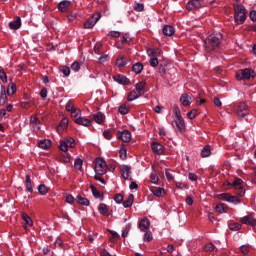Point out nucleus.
<instances>
[{
  "label": "nucleus",
  "mask_w": 256,
  "mask_h": 256,
  "mask_svg": "<svg viewBox=\"0 0 256 256\" xmlns=\"http://www.w3.org/2000/svg\"><path fill=\"white\" fill-rule=\"evenodd\" d=\"M223 35L220 32L210 34L204 41V48L207 53L215 51L221 45Z\"/></svg>",
  "instance_id": "obj_1"
},
{
  "label": "nucleus",
  "mask_w": 256,
  "mask_h": 256,
  "mask_svg": "<svg viewBox=\"0 0 256 256\" xmlns=\"http://www.w3.org/2000/svg\"><path fill=\"white\" fill-rule=\"evenodd\" d=\"M233 7L236 25H243L247 19V9H245V6L241 3H234Z\"/></svg>",
  "instance_id": "obj_2"
},
{
  "label": "nucleus",
  "mask_w": 256,
  "mask_h": 256,
  "mask_svg": "<svg viewBox=\"0 0 256 256\" xmlns=\"http://www.w3.org/2000/svg\"><path fill=\"white\" fill-rule=\"evenodd\" d=\"M69 147L70 149H75L77 147V142L75 141V138L68 136L60 140V144H59L60 151L67 153L69 151Z\"/></svg>",
  "instance_id": "obj_3"
},
{
  "label": "nucleus",
  "mask_w": 256,
  "mask_h": 256,
  "mask_svg": "<svg viewBox=\"0 0 256 256\" xmlns=\"http://www.w3.org/2000/svg\"><path fill=\"white\" fill-rule=\"evenodd\" d=\"M94 163V171L96 175H105V173H107V163L103 158H96Z\"/></svg>",
  "instance_id": "obj_4"
},
{
  "label": "nucleus",
  "mask_w": 256,
  "mask_h": 256,
  "mask_svg": "<svg viewBox=\"0 0 256 256\" xmlns=\"http://www.w3.org/2000/svg\"><path fill=\"white\" fill-rule=\"evenodd\" d=\"M229 185L235 188L236 196L243 197L245 195V188L243 187V180L241 178H236Z\"/></svg>",
  "instance_id": "obj_5"
},
{
  "label": "nucleus",
  "mask_w": 256,
  "mask_h": 256,
  "mask_svg": "<svg viewBox=\"0 0 256 256\" xmlns=\"http://www.w3.org/2000/svg\"><path fill=\"white\" fill-rule=\"evenodd\" d=\"M216 199H220L221 201H227V203H234L237 205V203H241V199L239 197L233 196L230 193H221L216 195Z\"/></svg>",
  "instance_id": "obj_6"
},
{
  "label": "nucleus",
  "mask_w": 256,
  "mask_h": 256,
  "mask_svg": "<svg viewBox=\"0 0 256 256\" xmlns=\"http://www.w3.org/2000/svg\"><path fill=\"white\" fill-rule=\"evenodd\" d=\"M255 71L251 68H245L244 70L241 71V73L236 74V79L238 81H243L245 79H251V77H255Z\"/></svg>",
  "instance_id": "obj_7"
},
{
  "label": "nucleus",
  "mask_w": 256,
  "mask_h": 256,
  "mask_svg": "<svg viewBox=\"0 0 256 256\" xmlns=\"http://www.w3.org/2000/svg\"><path fill=\"white\" fill-rule=\"evenodd\" d=\"M236 113L239 119L247 117V114L249 113V106H247L245 102H240L237 106Z\"/></svg>",
  "instance_id": "obj_8"
},
{
  "label": "nucleus",
  "mask_w": 256,
  "mask_h": 256,
  "mask_svg": "<svg viewBox=\"0 0 256 256\" xmlns=\"http://www.w3.org/2000/svg\"><path fill=\"white\" fill-rule=\"evenodd\" d=\"M99 19H101V12H98L94 14L91 18L87 19L84 23V29H93Z\"/></svg>",
  "instance_id": "obj_9"
},
{
  "label": "nucleus",
  "mask_w": 256,
  "mask_h": 256,
  "mask_svg": "<svg viewBox=\"0 0 256 256\" xmlns=\"http://www.w3.org/2000/svg\"><path fill=\"white\" fill-rule=\"evenodd\" d=\"M172 126L175 129V131H178L179 133H183L185 131V120L183 117L176 118L172 122Z\"/></svg>",
  "instance_id": "obj_10"
},
{
  "label": "nucleus",
  "mask_w": 256,
  "mask_h": 256,
  "mask_svg": "<svg viewBox=\"0 0 256 256\" xmlns=\"http://www.w3.org/2000/svg\"><path fill=\"white\" fill-rule=\"evenodd\" d=\"M240 223H242V225H250L251 227H256L255 216L253 214H248L240 218Z\"/></svg>",
  "instance_id": "obj_11"
},
{
  "label": "nucleus",
  "mask_w": 256,
  "mask_h": 256,
  "mask_svg": "<svg viewBox=\"0 0 256 256\" xmlns=\"http://www.w3.org/2000/svg\"><path fill=\"white\" fill-rule=\"evenodd\" d=\"M201 7H203V4L199 0H190L186 4V9L188 11H197V10L201 9Z\"/></svg>",
  "instance_id": "obj_12"
},
{
  "label": "nucleus",
  "mask_w": 256,
  "mask_h": 256,
  "mask_svg": "<svg viewBox=\"0 0 256 256\" xmlns=\"http://www.w3.org/2000/svg\"><path fill=\"white\" fill-rule=\"evenodd\" d=\"M118 139H121L124 143H129L132 139L131 131L123 130L122 132L118 133Z\"/></svg>",
  "instance_id": "obj_13"
},
{
  "label": "nucleus",
  "mask_w": 256,
  "mask_h": 256,
  "mask_svg": "<svg viewBox=\"0 0 256 256\" xmlns=\"http://www.w3.org/2000/svg\"><path fill=\"white\" fill-rule=\"evenodd\" d=\"M151 147L153 153H155L156 155H163V153H165V146H163L162 144L154 142L151 144Z\"/></svg>",
  "instance_id": "obj_14"
},
{
  "label": "nucleus",
  "mask_w": 256,
  "mask_h": 256,
  "mask_svg": "<svg viewBox=\"0 0 256 256\" xmlns=\"http://www.w3.org/2000/svg\"><path fill=\"white\" fill-rule=\"evenodd\" d=\"M70 7L71 1L69 0H63L60 3H58V11H60L61 13H67Z\"/></svg>",
  "instance_id": "obj_15"
},
{
  "label": "nucleus",
  "mask_w": 256,
  "mask_h": 256,
  "mask_svg": "<svg viewBox=\"0 0 256 256\" xmlns=\"http://www.w3.org/2000/svg\"><path fill=\"white\" fill-rule=\"evenodd\" d=\"M149 227H151V221L148 220V218H143V219L139 222V229H140V231H142L143 233H145V231H149Z\"/></svg>",
  "instance_id": "obj_16"
},
{
  "label": "nucleus",
  "mask_w": 256,
  "mask_h": 256,
  "mask_svg": "<svg viewBox=\"0 0 256 256\" xmlns=\"http://www.w3.org/2000/svg\"><path fill=\"white\" fill-rule=\"evenodd\" d=\"M113 79L120 85H129L131 83V80H129V78L121 74L114 76Z\"/></svg>",
  "instance_id": "obj_17"
},
{
  "label": "nucleus",
  "mask_w": 256,
  "mask_h": 256,
  "mask_svg": "<svg viewBox=\"0 0 256 256\" xmlns=\"http://www.w3.org/2000/svg\"><path fill=\"white\" fill-rule=\"evenodd\" d=\"M9 27L12 31H17V29H21V17H16L15 20L9 22Z\"/></svg>",
  "instance_id": "obj_18"
},
{
  "label": "nucleus",
  "mask_w": 256,
  "mask_h": 256,
  "mask_svg": "<svg viewBox=\"0 0 256 256\" xmlns=\"http://www.w3.org/2000/svg\"><path fill=\"white\" fill-rule=\"evenodd\" d=\"M74 123L77 125H82L83 127H91V120L83 118L80 116V118L74 119Z\"/></svg>",
  "instance_id": "obj_19"
},
{
  "label": "nucleus",
  "mask_w": 256,
  "mask_h": 256,
  "mask_svg": "<svg viewBox=\"0 0 256 256\" xmlns=\"http://www.w3.org/2000/svg\"><path fill=\"white\" fill-rule=\"evenodd\" d=\"M92 119L98 125H103V123L105 121V115L101 112H98V113L92 115Z\"/></svg>",
  "instance_id": "obj_20"
},
{
  "label": "nucleus",
  "mask_w": 256,
  "mask_h": 256,
  "mask_svg": "<svg viewBox=\"0 0 256 256\" xmlns=\"http://www.w3.org/2000/svg\"><path fill=\"white\" fill-rule=\"evenodd\" d=\"M7 103V90L5 86H1L0 90V106L3 107Z\"/></svg>",
  "instance_id": "obj_21"
},
{
  "label": "nucleus",
  "mask_w": 256,
  "mask_h": 256,
  "mask_svg": "<svg viewBox=\"0 0 256 256\" xmlns=\"http://www.w3.org/2000/svg\"><path fill=\"white\" fill-rule=\"evenodd\" d=\"M145 87H147V82L143 80L136 84L135 91L139 93V95H143L145 93Z\"/></svg>",
  "instance_id": "obj_22"
},
{
  "label": "nucleus",
  "mask_w": 256,
  "mask_h": 256,
  "mask_svg": "<svg viewBox=\"0 0 256 256\" xmlns=\"http://www.w3.org/2000/svg\"><path fill=\"white\" fill-rule=\"evenodd\" d=\"M163 35L172 37V35H175V28L171 25H165L163 28Z\"/></svg>",
  "instance_id": "obj_23"
},
{
  "label": "nucleus",
  "mask_w": 256,
  "mask_h": 256,
  "mask_svg": "<svg viewBox=\"0 0 256 256\" xmlns=\"http://www.w3.org/2000/svg\"><path fill=\"white\" fill-rule=\"evenodd\" d=\"M148 57H161V49L159 48H149L147 50Z\"/></svg>",
  "instance_id": "obj_24"
},
{
  "label": "nucleus",
  "mask_w": 256,
  "mask_h": 256,
  "mask_svg": "<svg viewBox=\"0 0 256 256\" xmlns=\"http://www.w3.org/2000/svg\"><path fill=\"white\" fill-rule=\"evenodd\" d=\"M22 219L25 222V225L23 226L24 229H27V227H33V220L29 215L22 213Z\"/></svg>",
  "instance_id": "obj_25"
},
{
  "label": "nucleus",
  "mask_w": 256,
  "mask_h": 256,
  "mask_svg": "<svg viewBox=\"0 0 256 256\" xmlns=\"http://www.w3.org/2000/svg\"><path fill=\"white\" fill-rule=\"evenodd\" d=\"M76 202L79 205H83L84 207H89V205H90L89 199L83 197L80 194L76 196Z\"/></svg>",
  "instance_id": "obj_26"
},
{
  "label": "nucleus",
  "mask_w": 256,
  "mask_h": 256,
  "mask_svg": "<svg viewBox=\"0 0 256 256\" xmlns=\"http://www.w3.org/2000/svg\"><path fill=\"white\" fill-rule=\"evenodd\" d=\"M98 211H99L100 215L109 217V208L107 207V204L100 203L98 206Z\"/></svg>",
  "instance_id": "obj_27"
},
{
  "label": "nucleus",
  "mask_w": 256,
  "mask_h": 256,
  "mask_svg": "<svg viewBox=\"0 0 256 256\" xmlns=\"http://www.w3.org/2000/svg\"><path fill=\"white\" fill-rule=\"evenodd\" d=\"M51 145L52 143L49 139L40 140L38 143V147L44 150L50 149Z\"/></svg>",
  "instance_id": "obj_28"
},
{
  "label": "nucleus",
  "mask_w": 256,
  "mask_h": 256,
  "mask_svg": "<svg viewBox=\"0 0 256 256\" xmlns=\"http://www.w3.org/2000/svg\"><path fill=\"white\" fill-rule=\"evenodd\" d=\"M25 187L28 193H33V184L31 183V175H26Z\"/></svg>",
  "instance_id": "obj_29"
},
{
  "label": "nucleus",
  "mask_w": 256,
  "mask_h": 256,
  "mask_svg": "<svg viewBox=\"0 0 256 256\" xmlns=\"http://www.w3.org/2000/svg\"><path fill=\"white\" fill-rule=\"evenodd\" d=\"M123 179H129L131 176V168L127 165H123L121 168Z\"/></svg>",
  "instance_id": "obj_30"
},
{
  "label": "nucleus",
  "mask_w": 256,
  "mask_h": 256,
  "mask_svg": "<svg viewBox=\"0 0 256 256\" xmlns=\"http://www.w3.org/2000/svg\"><path fill=\"white\" fill-rule=\"evenodd\" d=\"M134 201H135V196L133 194H129L127 200L123 202V207H125V209L132 207Z\"/></svg>",
  "instance_id": "obj_31"
},
{
  "label": "nucleus",
  "mask_w": 256,
  "mask_h": 256,
  "mask_svg": "<svg viewBox=\"0 0 256 256\" xmlns=\"http://www.w3.org/2000/svg\"><path fill=\"white\" fill-rule=\"evenodd\" d=\"M180 102L182 103V105L184 107H187V106L191 105V97L188 96L187 94H182L180 97Z\"/></svg>",
  "instance_id": "obj_32"
},
{
  "label": "nucleus",
  "mask_w": 256,
  "mask_h": 256,
  "mask_svg": "<svg viewBox=\"0 0 256 256\" xmlns=\"http://www.w3.org/2000/svg\"><path fill=\"white\" fill-rule=\"evenodd\" d=\"M30 124L33 125V127H36V129H41V121L39 120V118H37V115H32L31 119H30Z\"/></svg>",
  "instance_id": "obj_33"
},
{
  "label": "nucleus",
  "mask_w": 256,
  "mask_h": 256,
  "mask_svg": "<svg viewBox=\"0 0 256 256\" xmlns=\"http://www.w3.org/2000/svg\"><path fill=\"white\" fill-rule=\"evenodd\" d=\"M90 189H91L92 195H93V197H95V199H101V201H103V194H101V192L99 190H97V188L94 185H91Z\"/></svg>",
  "instance_id": "obj_34"
},
{
  "label": "nucleus",
  "mask_w": 256,
  "mask_h": 256,
  "mask_svg": "<svg viewBox=\"0 0 256 256\" xmlns=\"http://www.w3.org/2000/svg\"><path fill=\"white\" fill-rule=\"evenodd\" d=\"M227 209H229V208L227 207V204H225V203L217 204L215 207V211L220 214L227 213Z\"/></svg>",
  "instance_id": "obj_35"
},
{
  "label": "nucleus",
  "mask_w": 256,
  "mask_h": 256,
  "mask_svg": "<svg viewBox=\"0 0 256 256\" xmlns=\"http://www.w3.org/2000/svg\"><path fill=\"white\" fill-rule=\"evenodd\" d=\"M16 92H17V85H15V83L13 82H10L7 88V95L9 96L15 95Z\"/></svg>",
  "instance_id": "obj_36"
},
{
  "label": "nucleus",
  "mask_w": 256,
  "mask_h": 256,
  "mask_svg": "<svg viewBox=\"0 0 256 256\" xmlns=\"http://www.w3.org/2000/svg\"><path fill=\"white\" fill-rule=\"evenodd\" d=\"M151 191L155 195V197H163V193H165V189L161 187L152 188Z\"/></svg>",
  "instance_id": "obj_37"
},
{
  "label": "nucleus",
  "mask_w": 256,
  "mask_h": 256,
  "mask_svg": "<svg viewBox=\"0 0 256 256\" xmlns=\"http://www.w3.org/2000/svg\"><path fill=\"white\" fill-rule=\"evenodd\" d=\"M132 71H134V73H136V75H140V73H142V71H143V64H141V62L134 64L132 66Z\"/></svg>",
  "instance_id": "obj_38"
},
{
  "label": "nucleus",
  "mask_w": 256,
  "mask_h": 256,
  "mask_svg": "<svg viewBox=\"0 0 256 256\" xmlns=\"http://www.w3.org/2000/svg\"><path fill=\"white\" fill-rule=\"evenodd\" d=\"M139 97H141V94L136 90H133L128 95V101H135V99H139Z\"/></svg>",
  "instance_id": "obj_39"
},
{
  "label": "nucleus",
  "mask_w": 256,
  "mask_h": 256,
  "mask_svg": "<svg viewBox=\"0 0 256 256\" xmlns=\"http://www.w3.org/2000/svg\"><path fill=\"white\" fill-rule=\"evenodd\" d=\"M211 155V146L206 145L201 151V157H209Z\"/></svg>",
  "instance_id": "obj_40"
},
{
  "label": "nucleus",
  "mask_w": 256,
  "mask_h": 256,
  "mask_svg": "<svg viewBox=\"0 0 256 256\" xmlns=\"http://www.w3.org/2000/svg\"><path fill=\"white\" fill-rule=\"evenodd\" d=\"M38 193H40V195H47V193H49V188L45 186V184H40L38 186Z\"/></svg>",
  "instance_id": "obj_41"
},
{
  "label": "nucleus",
  "mask_w": 256,
  "mask_h": 256,
  "mask_svg": "<svg viewBox=\"0 0 256 256\" xmlns=\"http://www.w3.org/2000/svg\"><path fill=\"white\" fill-rule=\"evenodd\" d=\"M74 169L81 171L83 169V159L77 158L74 162Z\"/></svg>",
  "instance_id": "obj_42"
},
{
  "label": "nucleus",
  "mask_w": 256,
  "mask_h": 256,
  "mask_svg": "<svg viewBox=\"0 0 256 256\" xmlns=\"http://www.w3.org/2000/svg\"><path fill=\"white\" fill-rule=\"evenodd\" d=\"M118 112L120 115H127V113H129V107L126 104H123L118 108Z\"/></svg>",
  "instance_id": "obj_43"
},
{
  "label": "nucleus",
  "mask_w": 256,
  "mask_h": 256,
  "mask_svg": "<svg viewBox=\"0 0 256 256\" xmlns=\"http://www.w3.org/2000/svg\"><path fill=\"white\" fill-rule=\"evenodd\" d=\"M71 117H72V119H79V118H81V110L80 109H77V108H75L74 110H72V112H71Z\"/></svg>",
  "instance_id": "obj_44"
},
{
  "label": "nucleus",
  "mask_w": 256,
  "mask_h": 256,
  "mask_svg": "<svg viewBox=\"0 0 256 256\" xmlns=\"http://www.w3.org/2000/svg\"><path fill=\"white\" fill-rule=\"evenodd\" d=\"M143 241L145 242H150V241H153V233H151V231H145V234H144V238H143Z\"/></svg>",
  "instance_id": "obj_45"
},
{
  "label": "nucleus",
  "mask_w": 256,
  "mask_h": 256,
  "mask_svg": "<svg viewBox=\"0 0 256 256\" xmlns=\"http://www.w3.org/2000/svg\"><path fill=\"white\" fill-rule=\"evenodd\" d=\"M116 65L117 67H125V65H127V60L125 57H120L116 60Z\"/></svg>",
  "instance_id": "obj_46"
},
{
  "label": "nucleus",
  "mask_w": 256,
  "mask_h": 256,
  "mask_svg": "<svg viewBox=\"0 0 256 256\" xmlns=\"http://www.w3.org/2000/svg\"><path fill=\"white\" fill-rule=\"evenodd\" d=\"M60 71L63 73V75H65V77H69V75H71V68L68 66H62Z\"/></svg>",
  "instance_id": "obj_47"
},
{
  "label": "nucleus",
  "mask_w": 256,
  "mask_h": 256,
  "mask_svg": "<svg viewBox=\"0 0 256 256\" xmlns=\"http://www.w3.org/2000/svg\"><path fill=\"white\" fill-rule=\"evenodd\" d=\"M133 9H134V11L141 13V11H143L145 9V5L136 2V3H134Z\"/></svg>",
  "instance_id": "obj_48"
},
{
  "label": "nucleus",
  "mask_w": 256,
  "mask_h": 256,
  "mask_svg": "<svg viewBox=\"0 0 256 256\" xmlns=\"http://www.w3.org/2000/svg\"><path fill=\"white\" fill-rule=\"evenodd\" d=\"M241 229V224L239 223H231L229 224L230 231H239Z\"/></svg>",
  "instance_id": "obj_49"
},
{
  "label": "nucleus",
  "mask_w": 256,
  "mask_h": 256,
  "mask_svg": "<svg viewBox=\"0 0 256 256\" xmlns=\"http://www.w3.org/2000/svg\"><path fill=\"white\" fill-rule=\"evenodd\" d=\"M149 64L152 67H157L159 65V59L157 57L150 56Z\"/></svg>",
  "instance_id": "obj_50"
},
{
  "label": "nucleus",
  "mask_w": 256,
  "mask_h": 256,
  "mask_svg": "<svg viewBox=\"0 0 256 256\" xmlns=\"http://www.w3.org/2000/svg\"><path fill=\"white\" fill-rule=\"evenodd\" d=\"M151 183L157 184L159 183V176H157V172H152L150 175Z\"/></svg>",
  "instance_id": "obj_51"
},
{
  "label": "nucleus",
  "mask_w": 256,
  "mask_h": 256,
  "mask_svg": "<svg viewBox=\"0 0 256 256\" xmlns=\"http://www.w3.org/2000/svg\"><path fill=\"white\" fill-rule=\"evenodd\" d=\"M173 113H174L176 119L183 117V116H181V110L179 109V106H177V105L173 106Z\"/></svg>",
  "instance_id": "obj_52"
},
{
  "label": "nucleus",
  "mask_w": 256,
  "mask_h": 256,
  "mask_svg": "<svg viewBox=\"0 0 256 256\" xmlns=\"http://www.w3.org/2000/svg\"><path fill=\"white\" fill-rule=\"evenodd\" d=\"M130 231H131V224H127L125 229L122 231V237L125 239V237L129 235Z\"/></svg>",
  "instance_id": "obj_53"
},
{
  "label": "nucleus",
  "mask_w": 256,
  "mask_h": 256,
  "mask_svg": "<svg viewBox=\"0 0 256 256\" xmlns=\"http://www.w3.org/2000/svg\"><path fill=\"white\" fill-rule=\"evenodd\" d=\"M71 69L72 71H75V73H77V71L81 69V65L79 64V62L75 61L72 63Z\"/></svg>",
  "instance_id": "obj_54"
},
{
  "label": "nucleus",
  "mask_w": 256,
  "mask_h": 256,
  "mask_svg": "<svg viewBox=\"0 0 256 256\" xmlns=\"http://www.w3.org/2000/svg\"><path fill=\"white\" fill-rule=\"evenodd\" d=\"M65 201L66 203H69V205H73L75 203V198L73 197V195L68 194L66 195Z\"/></svg>",
  "instance_id": "obj_55"
},
{
  "label": "nucleus",
  "mask_w": 256,
  "mask_h": 256,
  "mask_svg": "<svg viewBox=\"0 0 256 256\" xmlns=\"http://www.w3.org/2000/svg\"><path fill=\"white\" fill-rule=\"evenodd\" d=\"M114 201L118 204L123 203V194L119 193V194H115L114 196Z\"/></svg>",
  "instance_id": "obj_56"
},
{
  "label": "nucleus",
  "mask_w": 256,
  "mask_h": 256,
  "mask_svg": "<svg viewBox=\"0 0 256 256\" xmlns=\"http://www.w3.org/2000/svg\"><path fill=\"white\" fill-rule=\"evenodd\" d=\"M188 119H195L197 117V109H193L192 111L187 113Z\"/></svg>",
  "instance_id": "obj_57"
},
{
  "label": "nucleus",
  "mask_w": 256,
  "mask_h": 256,
  "mask_svg": "<svg viewBox=\"0 0 256 256\" xmlns=\"http://www.w3.org/2000/svg\"><path fill=\"white\" fill-rule=\"evenodd\" d=\"M204 251H215V246L213 245V243H208L207 245L204 246Z\"/></svg>",
  "instance_id": "obj_58"
},
{
  "label": "nucleus",
  "mask_w": 256,
  "mask_h": 256,
  "mask_svg": "<svg viewBox=\"0 0 256 256\" xmlns=\"http://www.w3.org/2000/svg\"><path fill=\"white\" fill-rule=\"evenodd\" d=\"M66 111L70 113L75 111V107L73 106V103L71 101L66 103Z\"/></svg>",
  "instance_id": "obj_59"
},
{
  "label": "nucleus",
  "mask_w": 256,
  "mask_h": 256,
  "mask_svg": "<svg viewBox=\"0 0 256 256\" xmlns=\"http://www.w3.org/2000/svg\"><path fill=\"white\" fill-rule=\"evenodd\" d=\"M103 136H104L108 141H110V139L113 138V133H112L111 131H109V130H105V131L103 132Z\"/></svg>",
  "instance_id": "obj_60"
},
{
  "label": "nucleus",
  "mask_w": 256,
  "mask_h": 256,
  "mask_svg": "<svg viewBox=\"0 0 256 256\" xmlns=\"http://www.w3.org/2000/svg\"><path fill=\"white\" fill-rule=\"evenodd\" d=\"M0 79L3 83H7V73L3 70H0Z\"/></svg>",
  "instance_id": "obj_61"
},
{
  "label": "nucleus",
  "mask_w": 256,
  "mask_h": 256,
  "mask_svg": "<svg viewBox=\"0 0 256 256\" xmlns=\"http://www.w3.org/2000/svg\"><path fill=\"white\" fill-rule=\"evenodd\" d=\"M240 251H241L242 255H247V253H249V246H247V245L241 246Z\"/></svg>",
  "instance_id": "obj_62"
},
{
  "label": "nucleus",
  "mask_w": 256,
  "mask_h": 256,
  "mask_svg": "<svg viewBox=\"0 0 256 256\" xmlns=\"http://www.w3.org/2000/svg\"><path fill=\"white\" fill-rule=\"evenodd\" d=\"M108 35L110 37L118 38V37H121V32H119V31H110Z\"/></svg>",
  "instance_id": "obj_63"
},
{
  "label": "nucleus",
  "mask_w": 256,
  "mask_h": 256,
  "mask_svg": "<svg viewBox=\"0 0 256 256\" xmlns=\"http://www.w3.org/2000/svg\"><path fill=\"white\" fill-rule=\"evenodd\" d=\"M249 17H250L251 21L255 22L256 21V11L255 10L250 11Z\"/></svg>",
  "instance_id": "obj_64"
}]
</instances>
